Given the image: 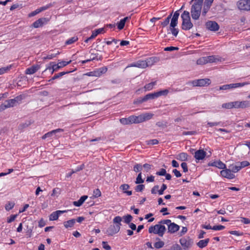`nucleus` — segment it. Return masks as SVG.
<instances>
[{
    "instance_id": "nucleus-32",
    "label": "nucleus",
    "mask_w": 250,
    "mask_h": 250,
    "mask_svg": "<svg viewBox=\"0 0 250 250\" xmlns=\"http://www.w3.org/2000/svg\"><path fill=\"white\" fill-rule=\"evenodd\" d=\"M141 116L142 122H143L151 119L152 118L153 114L151 113H146L145 114H141Z\"/></svg>"
},
{
    "instance_id": "nucleus-49",
    "label": "nucleus",
    "mask_w": 250,
    "mask_h": 250,
    "mask_svg": "<svg viewBox=\"0 0 250 250\" xmlns=\"http://www.w3.org/2000/svg\"><path fill=\"white\" fill-rule=\"evenodd\" d=\"M123 218L124 220V222L126 224H129L132 219V217L130 214L124 216Z\"/></svg>"
},
{
    "instance_id": "nucleus-48",
    "label": "nucleus",
    "mask_w": 250,
    "mask_h": 250,
    "mask_svg": "<svg viewBox=\"0 0 250 250\" xmlns=\"http://www.w3.org/2000/svg\"><path fill=\"white\" fill-rule=\"evenodd\" d=\"M15 205V203L13 202H9L5 205V208L7 211L12 209Z\"/></svg>"
},
{
    "instance_id": "nucleus-33",
    "label": "nucleus",
    "mask_w": 250,
    "mask_h": 250,
    "mask_svg": "<svg viewBox=\"0 0 250 250\" xmlns=\"http://www.w3.org/2000/svg\"><path fill=\"white\" fill-rule=\"evenodd\" d=\"M209 239L208 238L200 240L197 244V246L200 248H203L207 246Z\"/></svg>"
},
{
    "instance_id": "nucleus-14",
    "label": "nucleus",
    "mask_w": 250,
    "mask_h": 250,
    "mask_svg": "<svg viewBox=\"0 0 250 250\" xmlns=\"http://www.w3.org/2000/svg\"><path fill=\"white\" fill-rule=\"evenodd\" d=\"M207 155V153L203 149H199L194 153V157L196 159V162L203 160Z\"/></svg>"
},
{
    "instance_id": "nucleus-53",
    "label": "nucleus",
    "mask_w": 250,
    "mask_h": 250,
    "mask_svg": "<svg viewBox=\"0 0 250 250\" xmlns=\"http://www.w3.org/2000/svg\"><path fill=\"white\" fill-rule=\"evenodd\" d=\"M144 188L145 185L140 184L135 187V190L136 192H142Z\"/></svg>"
},
{
    "instance_id": "nucleus-22",
    "label": "nucleus",
    "mask_w": 250,
    "mask_h": 250,
    "mask_svg": "<svg viewBox=\"0 0 250 250\" xmlns=\"http://www.w3.org/2000/svg\"><path fill=\"white\" fill-rule=\"evenodd\" d=\"M145 61L146 62V64L147 65V67H148L151 66L155 63L158 62L159 61V59L156 57H151L147 58Z\"/></svg>"
},
{
    "instance_id": "nucleus-63",
    "label": "nucleus",
    "mask_w": 250,
    "mask_h": 250,
    "mask_svg": "<svg viewBox=\"0 0 250 250\" xmlns=\"http://www.w3.org/2000/svg\"><path fill=\"white\" fill-rule=\"evenodd\" d=\"M102 246L106 250H110L111 249L110 246L108 244L107 242L103 241L102 242Z\"/></svg>"
},
{
    "instance_id": "nucleus-39",
    "label": "nucleus",
    "mask_w": 250,
    "mask_h": 250,
    "mask_svg": "<svg viewBox=\"0 0 250 250\" xmlns=\"http://www.w3.org/2000/svg\"><path fill=\"white\" fill-rule=\"evenodd\" d=\"M104 31V29L102 28H99L98 29H96L95 31H93L92 32V33L91 35V38H92L93 39L95 38L99 34L101 33L103 31Z\"/></svg>"
},
{
    "instance_id": "nucleus-31",
    "label": "nucleus",
    "mask_w": 250,
    "mask_h": 250,
    "mask_svg": "<svg viewBox=\"0 0 250 250\" xmlns=\"http://www.w3.org/2000/svg\"><path fill=\"white\" fill-rule=\"evenodd\" d=\"M188 155L187 153L182 152L177 155L176 158L181 161H186L188 160Z\"/></svg>"
},
{
    "instance_id": "nucleus-5",
    "label": "nucleus",
    "mask_w": 250,
    "mask_h": 250,
    "mask_svg": "<svg viewBox=\"0 0 250 250\" xmlns=\"http://www.w3.org/2000/svg\"><path fill=\"white\" fill-rule=\"evenodd\" d=\"M71 61L66 62V61H61L59 62L57 64H55L53 62H51L49 64V66L47 67L46 70H51V73L53 74L55 71H58L61 68L64 67L67 65L70 64Z\"/></svg>"
},
{
    "instance_id": "nucleus-25",
    "label": "nucleus",
    "mask_w": 250,
    "mask_h": 250,
    "mask_svg": "<svg viewBox=\"0 0 250 250\" xmlns=\"http://www.w3.org/2000/svg\"><path fill=\"white\" fill-rule=\"evenodd\" d=\"M130 188V186L128 184H123L120 187V188L122 190L123 192L126 193L127 195L130 196L132 195V192L131 190H127Z\"/></svg>"
},
{
    "instance_id": "nucleus-15",
    "label": "nucleus",
    "mask_w": 250,
    "mask_h": 250,
    "mask_svg": "<svg viewBox=\"0 0 250 250\" xmlns=\"http://www.w3.org/2000/svg\"><path fill=\"white\" fill-rule=\"evenodd\" d=\"M234 102L235 108H245L250 106L249 101H234Z\"/></svg>"
},
{
    "instance_id": "nucleus-26",
    "label": "nucleus",
    "mask_w": 250,
    "mask_h": 250,
    "mask_svg": "<svg viewBox=\"0 0 250 250\" xmlns=\"http://www.w3.org/2000/svg\"><path fill=\"white\" fill-rule=\"evenodd\" d=\"M208 63L215 62L221 61V58L218 56H207Z\"/></svg>"
},
{
    "instance_id": "nucleus-6",
    "label": "nucleus",
    "mask_w": 250,
    "mask_h": 250,
    "mask_svg": "<svg viewBox=\"0 0 250 250\" xmlns=\"http://www.w3.org/2000/svg\"><path fill=\"white\" fill-rule=\"evenodd\" d=\"M161 224H166L168 227V232L170 233H174L177 232L180 228L179 225L174 223H172L169 219L163 220L160 221Z\"/></svg>"
},
{
    "instance_id": "nucleus-56",
    "label": "nucleus",
    "mask_w": 250,
    "mask_h": 250,
    "mask_svg": "<svg viewBox=\"0 0 250 250\" xmlns=\"http://www.w3.org/2000/svg\"><path fill=\"white\" fill-rule=\"evenodd\" d=\"M101 195V192L99 189L97 188L93 191V196L95 198H97Z\"/></svg>"
},
{
    "instance_id": "nucleus-45",
    "label": "nucleus",
    "mask_w": 250,
    "mask_h": 250,
    "mask_svg": "<svg viewBox=\"0 0 250 250\" xmlns=\"http://www.w3.org/2000/svg\"><path fill=\"white\" fill-rule=\"evenodd\" d=\"M142 172L139 173L135 181V184H140L144 183V180L142 178Z\"/></svg>"
},
{
    "instance_id": "nucleus-30",
    "label": "nucleus",
    "mask_w": 250,
    "mask_h": 250,
    "mask_svg": "<svg viewBox=\"0 0 250 250\" xmlns=\"http://www.w3.org/2000/svg\"><path fill=\"white\" fill-rule=\"evenodd\" d=\"M130 18V17H126L124 18L123 19H121L120 20V21L117 23L118 28L119 30L123 29L125 26V22L127 20H128Z\"/></svg>"
},
{
    "instance_id": "nucleus-1",
    "label": "nucleus",
    "mask_w": 250,
    "mask_h": 250,
    "mask_svg": "<svg viewBox=\"0 0 250 250\" xmlns=\"http://www.w3.org/2000/svg\"><path fill=\"white\" fill-rule=\"evenodd\" d=\"M194 2L191 8V15L194 20H198L201 13L204 0H191L190 3Z\"/></svg>"
},
{
    "instance_id": "nucleus-51",
    "label": "nucleus",
    "mask_w": 250,
    "mask_h": 250,
    "mask_svg": "<svg viewBox=\"0 0 250 250\" xmlns=\"http://www.w3.org/2000/svg\"><path fill=\"white\" fill-rule=\"evenodd\" d=\"M210 7H211L210 6L204 4V7H203V11H202V15L203 16H205L206 15L207 13L209 10Z\"/></svg>"
},
{
    "instance_id": "nucleus-23",
    "label": "nucleus",
    "mask_w": 250,
    "mask_h": 250,
    "mask_svg": "<svg viewBox=\"0 0 250 250\" xmlns=\"http://www.w3.org/2000/svg\"><path fill=\"white\" fill-rule=\"evenodd\" d=\"M39 68L40 66L39 65H33L26 69L25 73L29 75L33 74L36 73Z\"/></svg>"
},
{
    "instance_id": "nucleus-7",
    "label": "nucleus",
    "mask_w": 250,
    "mask_h": 250,
    "mask_svg": "<svg viewBox=\"0 0 250 250\" xmlns=\"http://www.w3.org/2000/svg\"><path fill=\"white\" fill-rule=\"evenodd\" d=\"M19 99L20 97L17 96L14 99L6 100L4 103L0 105V111H2L6 108L13 107Z\"/></svg>"
},
{
    "instance_id": "nucleus-12",
    "label": "nucleus",
    "mask_w": 250,
    "mask_h": 250,
    "mask_svg": "<svg viewBox=\"0 0 250 250\" xmlns=\"http://www.w3.org/2000/svg\"><path fill=\"white\" fill-rule=\"evenodd\" d=\"M207 29L211 31H217L219 29V25L215 21H209L206 23Z\"/></svg>"
},
{
    "instance_id": "nucleus-46",
    "label": "nucleus",
    "mask_w": 250,
    "mask_h": 250,
    "mask_svg": "<svg viewBox=\"0 0 250 250\" xmlns=\"http://www.w3.org/2000/svg\"><path fill=\"white\" fill-rule=\"evenodd\" d=\"M172 14H170L167 16V17L165 20V21L161 23V25L163 27L167 26L169 23L170 19L171 18Z\"/></svg>"
},
{
    "instance_id": "nucleus-16",
    "label": "nucleus",
    "mask_w": 250,
    "mask_h": 250,
    "mask_svg": "<svg viewBox=\"0 0 250 250\" xmlns=\"http://www.w3.org/2000/svg\"><path fill=\"white\" fill-rule=\"evenodd\" d=\"M220 171L221 175L229 179H232L235 177V175L231 172L230 169H222Z\"/></svg>"
},
{
    "instance_id": "nucleus-43",
    "label": "nucleus",
    "mask_w": 250,
    "mask_h": 250,
    "mask_svg": "<svg viewBox=\"0 0 250 250\" xmlns=\"http://www.w3.org/2000/svg\"><path fill=\"white\" fill-rule=\"evenodd\" d=\"M83 168V166H80V167H77L75 169H72L70 173L67 174L66 177H70L72 175V174H73L74 173H76V172H77L78 171H79L81 170H82Z\"/></svg>"
},
{
    "instance_id": "nucleus-34",
    "label": "nucleus",
    "mask_w": 250,
    "mask_h": 250,
    "mask_svg": "<svg viewBox=\"0 0 250 250\" xmlns=\"http://www.w3.org/2000/svg\"><path fill=\"white\" fill-rule=\"evenodd\" d=\"M71 71H63V72H60L58 74H56L54 75V76L51 78V79H50L49 82H50L52 80H56L57 79H58L59 78H60L61 77H62V76L64 75L65 74H68L69 73H70Z\"/></svg>"
},
{
    "instance_id": "nucleus-54",
    "label": "nucleus",
    "mask_w": 250,
    "mask_h": 250,
    "mask_svg": "<svg viewBox=\"0 0 250 250\" xmlns=\"http://www.w3.org/2000/svg\"><path fill=\"white\" fill-rule=\"evenodd\" d=\"M237 164L239 165L240 167H241V168L250 165V163L247 161H242L241 162H238Z\"/></svg>"
},
{
    "instance_id": "nucleus-11",
    "label": "nucleus",
    "mask_w": 250,
    "mask_h": 250,
    "mask_svg": "<svg viewBox=\"0 0 250 250\" xmlns=\"http://www.w3.org/2000/svg\"><path fill=\"white\" fill-rule=\"evenodd\" d=\"M247 83H230L229 84H225L220 87V90H228L233 88H236L239 87H242L247 84Z\"/></svg>"
},
{
    "instance_id": "nucleus-2",
    "label": "nucleus",
    "mask_w": 250,
    "mask_h": 250,
    "mask_svg": "<svg viewBox=\"0 0 250 250\" xmlns=\"http://www.w3.org/2000/svg\"><path fill=\"white\" fill-rule=\"evenodd\" d=\"M122 218L119 216H116L113 220L114 224L111 225L107 228L106 233L108 235L112 236L119 232L121 226Z\"/></svg>"
},
{
    "instance_id": "nucleus-17",
    "label": "nucleus",
    "mask_w": 250,
    "mask_h": 250,
    "mask_svg": "<svg viewBox=\"0 0 250 250\" xmlns=\"http://www.w3.org/2000/svg\"><path fill=\"white\" fill-rule=\"evenodd\" d=\"M129 67H136L140 68H145L147 67V65L146 64V62L143 60H139L137 62L134 63H132L129 65H128L126 68Z\"/></svg>"
},
{
    "instance_id": "nucleus-40",
    "label": "nucleus",
    "mask_w": 250,
    "mask_h": 250,
    "mask_svg": "<svg viewBox=\"0 0 250 250\" xmlns=\"http://www.w3.org/2000/svg\"><path fill=\"white\" fill-rule=\"evenodd\" d=\"M229 167H230L231 171L234 173L237 172L241 169L239 165L237 164L236 165H232Z\"/></svg>"
},
{
    "instance_id": "nucleus-13",
    "label": "nucleus",
    "mask_w": 250,
    "mask_h": 250,
    "mask_svg": "<svg viewBox=\"0 0 250 250\" xmlns=\"http://www.w3.org/2000/svg\"><path fill=\"white\" fill-rule=\"evenodd\" d=\"M48 21L49 19L47 18H42L34 22L32 24V26L35 28H39L46 24Z\"/></svg>"
},
{
    "instance_id": "nucleus-52",
    "label": "nucleus",
    "mask_w": 250,
    "mask_h": 250,
    "mask_svg": "<svg viewBox=\"0 0 250 250\" xmlns=\"http://www.w3.org/2000/svg\"><path fill=\"white\" fill-rule=\"evenodd\" d=\"M142 166L143 168L144 169V171L146 172H148L149 170L151 169L152 167V165L147 163L144 164Z\"/></svg>"
},
{
    "instance_id": "nucleus-19",
    "label": "nucleus",
    "mask_w": 250,
    "mask_h": 250,
    "mask_svg": "<svg viewBox=\"0 0 250 250\" xmlns=\"http://www.w3.org/2000/svg\"><path fill=\"white\" fill-rule=\"evenodd\" d=\"M179 15V10L175 12L171 20L170 24V27H175L177 26Z\"/></svg>"
},
{
    "instance_id": "nucleus-20",
    "label": "nucleus",
    "mask_w": 250,
    "mask_h": 250,
    "mask_svg": "<svg viewBox=\"0 0 250 250\" xmlns=\"http://www.w3.org/2000/svg\"><path fill=\"white\" fill-rule=\"evenodd\" d=\"M208 166L215 167L219 169H225L226 168V165L221 161H214L213 162H209L208 164Z\"/></svg>"
},
{
    "instance_id": "nucleus-27",
    "label": "nucleus",
    "mask_w": 250,
    "mask_h": 250,
    "mask_svg": "<svg viewBox=\"0 0 250 250\" xmlns=\"http://www.w3.org/2000/svg\"><path fill=\"white\" fill-rule=\"evenodd\" d=\"M130 120H131V122L132 124H138L140 123H142V118L141 115L136 116H130Z\"/></svg>"
},
{
    "instance_id": "nucleus-55",
    "label": "nucleus",
    "mask_w": 250,
    "mask_h": 250,
    "mask_svg": "<svg viewBox=\"0 0 250 250\" xmlns=\"http://www.w3.org/2000/svg\"><path fill=\"white\" fill-rule=\"evenodd\" d=\"M167 188V186L163 184L161 188V189L158 190V193L159 195H161L163 194L164 190H165Z\"/></svg>"
},
{
    "instance_id": "nucleus-42",
    "label": "nucleus",
    "mask_w": 250,
    "mask_h": 250,
    "mask_svg": "<svg viewBox=\"0 0 250 250\" xmlns=\"http://www.w3.org/2000/svg\"><path fill=\"white\" fill-rule=\"evenodd\" d=\"M197 64L203 65L208 63L206 57H203L200 58L197 60L196 62Z\"/></svg>"
},
{
    "instance_id": "nucleus-57",
    "label": "nucleus",
    "mask_w": 250,
    "mask_h": 250,
    "mask_svg": "<svg viewBox=\"0 0 250 250\" xmlns=\"http://www.w3.org/2000/svg\"><path fill=\"white\" fill-rule=\"evenodd\" d=\"M229 233L231 234L235 235L236 236H242L244 234L243 232L237 230H231L229 231Z\"/></svg>"
},
{
    "instance_id": "nucleus-59",
    "label": "nucleus",
    "mask_w": 250,
    "mask_h": 250,
    "mask_svg": "<svg viewBox=\"0 0 250 250\" xmlns=\"http://www.w3.org/2000/svg\"><path fill=\"white\" fill-rule=\"evenodd\" d=\"M166 170L164 168H161L160 171L156 172V174L159 176H164L166 174Z\"/></svg>"
},
{
    "instance_id": "nucleus-62",
    "label": "nucleus",
    "mask_w": 250,
    "mask_h": 250,
    "mask_svg": "<svg viewBox=\"0 0 250 250\" xmlns=\"http://www.w3.org/2000/svg\"><path fill=\"white\" fill-rule=\"evenodd\" d=\"M159 186L158 185H156L155 186H154L151 189V194H155L157 193V192H158V189H159Z\"/></svg>"
},
{
    "instance_id": "nucleus-4",
    "label": "nucleus",
    "mask_w": 250,
    "mask_h": 250,
    "mask_svg": "<svg viewBox=\"0 0 250 250\" xmlns=\"http://www.w3.org/2000/svg\"><path fill=\"white\" fill-rule=\"evenodd\" d=\"M164 225L159 222L158 224L150 226L148 229L149 233L156 234L159 236L162 237L166 231V228Z\"/></svg>"
},
{
    "instance_id": "nucleus-50",
    "label": "nucleus",
    "mask_w": 250,
    "mask_h": 250,
    "mask_svg": "<svg viewBox=\"0 0 250 250\" xmlns=\"http://www.w3.org/2000/svg\"><path fill=\"white\" fill-rule=\"evenodd\" d=\"M59 54H60V52L59 51H58L57 53H55V54H48L46 56L44 57L43 58V60H46V59L51 60V59H52L53 58L56 57Z\"/></svg>"
},
{
    "instance_id": "nucleus-18",
    "label": "nucleus",
    "mask_w": 250,
    "mask_h": 250,
    "mask_svg": "<svg viewBox=\"0 0 250 250\" xmlns=\"http://www.w3.org/2000/svg\"><path fill=\"white\" fill-rule=\"evenodd\" d=\"M63 131V129L58 128L55 130H53L51 131H49L46 133H45L44 135L42 136V139H45L47 138H50L54 135H56V133L59 132H62Z\"/></svg>"
},
{
    "instance_id": "nucleus-41",
    "label": "nucleus",
    "mask_w": 250,
    "mask_h": 250,
    "mask_svg": "<svg viewBox=\"0 0 250 250\" xmlns=\"http://www.w3.org/2000/svg\"><path fill=\"white\" fill-rule=\"evenodd\" d=\"M156 239L158 240L159 241L154 243V247L156 249H160L163 248L165 245L164 242L162 241H160L159 238H157Z\"/></svg>"
},
{
    "instance_id": "nucleus-29",
    "label": "nucleus",
    "mask_w": 250,
    "mask_h": 250,
    "mask_svg": "<svg viewBox=\"0 0 250 250\" xmlns=\"http://www.w3.org/2000/svg\"><path fill=\"white\" fill-rule=\"evenodd\" d=\"M157 98L158 97L156 92L149 93L145 95L144 97H143V100H142V101H146L149 99H154Z\"/></svg>"
},
{
    "instance_id": "nucleus-10",
    "label": "nucleus",
    "mask_w": 250,
    "mask_h": 250,
    "mask_svg": "<svg viewBox=\"0 0 250 250\" xmlns=\"http://www.w3.org/2000/svg\"><path fill=\"white\" fill-rule=\"evenodd\" d=\"M237 5L240 10L250 11V0H240Z\"/></svg>"
},
{
    "instance_id": "nucleus-28",
    "label": "nucleus",
    "mask_w": 250,
    "mask_h": 250,
    "mask_svg": "<svg viewBox=\"0 0 250 250\" xmlns=\"http://www.w3.org/2000/svg\"><path fill=\"white\" fill-rule=\"evenodd\" d=\"M87 197H88L86 195L82 196L78 201H74L73 204L75 206L80 207L87 198Z\"/></svg>"
},
{
    "instance_id": "nucleus-8",
    "label": "nucleus",
    "mask_w": 250,
    "mask_h": 250,
    "mask_svg": "<svg viewBox=\"0 0 250 250\" xmlns=\"http://www.w3.org/2000/svg\"><path fill=\"white\" fill-rule=\"evenodd\" d=\"M190 83L193 86H206L211 83V81L209 79L205 78L195 80L191 82Z\"/></svg>"
},
{
    "instance_id": "nucleus-47",
    "label": "nucleus",
    "mask_w": 250,
    "mask_h": 250,
    "mask_svg": "<svg viewBox=\"0 0 250 250\" xmlns=\"http://www.w3.org/2000/svg\"><path fill=\"white\" fill-rule=\"evenodd\" d=\"M78 40V38L77 37H73L68 39L65 42V44H67V45L71 44L73 43L74 42H76Z\"/></svg>"
},
{
    "instance_id": "nucleus-37",
    "label": "nucleus",
    "mask_w": 250,
    "mask_h": 250,
    "mask_svg": "<svg viewBox=\"0 0 250 250\" xmlns=\"http://www.w3.org/2000/svg\"><path fill=\"white\" fill-rule=\"evenodd\" d=\"M143 169V166L141 164H135L133 166V171L135 172H141Z\"/></svg>"
},
{
    "instance_id": "nucleus-64",
    "label": "nucleus",
    "mask_w": 250,
    "mask_h": 250,
    "mask_svg": "<svg viewBox=\"0 0 250 250\" xmlns=\"http://www.w3.org/2000/svg\"><path fill=\"white\" fill-rule=\"evenodd\" d=\"M181 166L182 168H183V171L184 172H187L188 171V167L187 164L186 163L183 162L181 164Z\"/></svg>"
},
{
    "instance_id": "nucleus-44",
    "label": "nucleus",
    "mask_w": 250,
    "mask_h": 250,
    "mask_svg": "<svg viewBox=\"0 0 250 250\" xmlns=\"http://www.w3.org/2000/svg\"><path fill=\"white\" fill-rule=\"evenodd\" d=\"M130 116L128 118H123L120 120L121 124L123 125L131 124L132 122L130 121Z\"/></svg>"
},
{
    "instance_id": "nucleus-60",
    "label": "nucleus",
    "mask_w": 250,
    "mask_h": 250,
    "mask_svg": "<svg viewBox=\"0 0 250 250\" xmlns=\"http://www.w3.org/2000/svg\"><path fill=\"white\" fill-rule=\"evenodd\" d=\"M17 217V214L11 215L9 217L7 218V222L8 223H11L12 222L14 221L15 220Z\"/></svg>"
},
{
    "instance_id": "nucleus-24",
    "label": "nucleus",
    "mask_w": 250,
    "mask_h": 250,
    "mask_svg": "<svg viewBox=\"0 0 250 250\" xmlns=\"http://www.w3.org/2000/svg\"><path fill=\"white\" fill-rule=\"evenodd\" d=\"M177 91V90H173V89H164L162 90H160L159 91L156 92V94L157 95V97H160L161 96H167L168 93L171 92L172 93L173 92Z\"/></svg>"
},
{
    "instance_id": "nucleus-35",
    "label": "nucleus",
    "mask_w": 250,
    "mask_h": 250,
    "mask_svg": "<svg viewBox=\"0 0 250 250\" xmlns=\"http://www.w3.org/2000/svg\"><path fill=\"white\" fill-rule=\"evenodd\" d=\"M75 222H76V220L74 219L69 220L65 221L63 223L64 226L66 228H71L74 226Z\"/></svg>"
},
{
    "instance_id": "nucleus-61",
    "label": "nucleus",
    "mask_w": 250,
    "mask_h": 250,
    "mask_svg": "<svg viewBox=\"0 0 250 250\" xmlns=\"http://www.w3.org/2000/svg\"><path fill=\"white\" fill-rule=\"evenodd\" d=\"M225 226L222 225L214 226L212 227V229L214 230H221L225 229Z\"/></svg>"
},
{
    "instance_id": "nucleus-21",
    "label": "nucleus",
    "mask_w": 250,
    "mask_h": 250,
    "mask_svg": "<svg viewBox=\"0 0 250 250\" xmlns=\"http://www.w3.org/2000/svg\"><path fill=\"white\" fill-rule=\"evenodd\" d=\"M66 212V210H57L53 212L49 216V220L51 221H55L58 219L59 216L64 212Z\"/></svg>"
},
{
    "instance_id": "nucleus-38",
    "label": "nucleus",
    "mask_w": 250,
    "mask_h": 250,
    "mask_svg": "<svg viewBox=\"0 0 250 250\" xmlns=\"http://www.w3.org/2000/svg\"><path fill=\"white\" fill-rule=\"evenodd\" d=\"M222 107L226 109H231L234 108V102H231L223 104Z\"/></svg>"
},
{
    "instance_id": "nucleus-58",
    "label": "nucleus",
    "mask_w": 250,
    "mask_h": 250,
    "mask_svg": "<svg viewBox=\"0 0 250 250\" xmlns=\"http://www.w3.org/2000/svg\"><path fill=\"white\" fill-rule=\"evenodd\" d=\"M170 30L172 34L176 37L179 33V30L178 28H176L175 27H171Z\"/></svg>"
},
{
    "instance_id": "nucleus-3",
    "label": "nucleus",
    "mask_w": 250,
    "mask_h": 250,
    "mask_svg": "<svg viewBox=\"0 0 250 250\" xmlns=\"http://www.w3.org/2000/svg\"><path fill=\"white\" fill-rule=\"evenodd\" d=\"M182 23L181 28L184 30H189L193 27V24L191 22L189 12L184 11L181 15Z\"/></svg>"
},
{
    "instance_id": "nucleus-9",
    "label": "nucleus",
    "mask_w": 250,
    "mask_h": 250,
    "mask_svg": "<svg viewBox=\"0 0 250 250\" xmlns=\"http://www.w3.org/2000/svg\"><path fill=\"white\" fill-rule=\"evenodd\" d=\"M179 241L184 250H188L193 244V241L189 237H182Z\"/></svg>"
},
{
    "instance_id": "nucleus-36",
    "label": "nucleus",
    "mask_w": 250,
    "mask_h": 250,
    "mask_svg": "<svg viewBox=\"0 0 250 250\" xmlns=\"http://www.w3.org/2000/svg\"><path fill=\"white\" fill-rule=\"evenodd\" d=\"M156 84V82H153L150 83L146 84L144 86V89L146 91H150L152 90L154 86Z\"/></svg>"
}]
</instances>
